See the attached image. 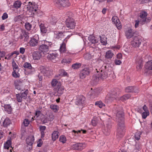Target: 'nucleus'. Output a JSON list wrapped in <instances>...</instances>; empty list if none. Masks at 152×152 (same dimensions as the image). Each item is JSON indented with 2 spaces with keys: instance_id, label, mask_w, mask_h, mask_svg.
<instances>
[{
  "instance_id": "f3484780",
  "label": "nucleus",
  "mask_w": 152,
  "mask_h": 152,
  "mask_svg": "<svg viewBox=\"0 0 152 152\" xmlns=\"http://www.w3.org/2000/svg\"><path fill=\"white\" fill-rule=\"evenodd\" d=\"M23 67L25 68H27L30 69L29 71V74H32L35 71L34 68L32 67L31 64L28 62H25L24 64Z\"/></svg>"
},
{
  "instance_id": "37998d69",
  "label": "nucleus",
  "mask_w": 152,
  "mask_h": 152,
  "mask_svg": "<svg viewBox=\"0 0 152 152\" xmlns=\"http://www.w3.org/2000/svg\"><path fill=\"white\" fill-rule=\"evenodd\" d=\"M59 140L62 143H64L66 141V138L64 135H61L59 137Z\"/></svg>"
},
{
  "instance_id": "423d86ee",
  "label": "nucleus",
  "mask_w": 152,
  "mask_h": 152,
  "mask_svg": "<svg viewBox=\"0 0 152 152\" xmlns=\"http://www.w3.org/2000/svg\"><path fill=\"white\" fill-rule=\"evenodd\" d=\"M53 1L55 5L61 8L68 7L70 5L69 0H53Z\"/></svg>"
},
{
  "instance_id": "7ed1b4c3",
  "label": "nucleus",
  "mask_w": 152,
  "mask_h": 152,
  "mask_svg": "<svg viewBox=\"0 0 152 152\" xmlns=\"http://www.w3.org/2000/svg\"><path fill=\"white\" fill-rule=\"evenodd\" d=\"M108 76V70L105 68L104 70H101L99 74L96 75L93 77V78L95 82L97 83L99 81H101L106 79Z\"/></svg>"
},
{
  "instance_id": "4d7b16f0",
  "label": "nucleus",
  "mask_w": 152,
  "mask_h": 152,
  "mask_svg": "<svg viewBox=\"0 0 152 152\" xmlns=\"http://www.w3.org/2000/svg\"><path fill=\"white\" fill-rule=\"evenodd\" d=\"M14 54H16V51H14V52L12 53L11 54H9L6 57H5V58L7 59L8 60L10 59Z\"/></svg>"
},
{
  "instance_id": "8fccbe9b",
  "label": "nucleus",
  "mask_w": 152,
  "mask_h": 152,
  "mask_svg": "<svg viewBox=\"0 0 152 152\" xmlns=\"http://www.w3.org/2000/svg\"><path fill=\"white\" fill-rule=\"evenodd\" d=\"M50 23L53 25L56 24L57 22V19L55 17H52L51 18V19L50 20Z\"/></svg>"
},
{
  "instance_id": "0eeeda50",
  "label": "nucleus",
  "mask_w": 152,
  "mask_h": 152,
  "mask_svg": "<svg viewBox=\"0 0 152 152\" xmlns=\"http://www.w3.org/2000/svg\"><path fill=\"white\" fill-rule=\"evenodd\" d=\"M91 67L88 66H85L80 71L79 76L80 78H85L91 72Z\"/></svg>"
},
{
  "instance_id": "4be33fe9",
  "label": "nucleus",
  "mask_w": 152,
  "mask_h": 152,
  "mask_svg": "<svg viewBox=\"0 0 152 152\" xmlns=\"http://www.w3.org/2000/svg\"><path fill=\"white\" fill-rule=\"evenodd\" d=\"M66 41L64 40L62 43L59 49V51L61 53H65L66 51Z\"/></svg>"
},
{
  "instance_id": "2f4dec72",
  "label": "nucleus",
  "mask_w": 152,
  "mask_h": 152,
  "mask_svg": "<svg viewBox=\"0 0 152 152\" xmlns=\"http://www.w3.org/2000/svg\"><path fill=\"white\" fill-rule=\"evenodd\" d=\"M99 41H100L102 44L103 45H105L107 44L106 38L105 37L104 35H102V36H100Z\"/></svg>"
},
{
  "instance_id": "774afa93",
  "label": "nucleus",
  "mask_w": 152,
  "mask_h": 152,
  "mask_svg": "<svg viewBox=\"0 0 152 152\" xmlns=\"http://www.w3.org/2000/svg\"><path fill=\"white\" fill-rule=\"evenodd\" d=\"M21 83V81L19 80H17L15 81L14 82V84L15 86H18L20 85V84Z\"/></svg>"
},
{
  "instance_id": "393cba45",
  "label": "nucleus",
  "mask_w": 152,
  "mask_h": 152,
  "mask_svg": "<svg viewBox=\"0 0 152 152\" xmlns=\"http://www.w3.org/2000/svg\"><path fill=\"white\" fill-rule=\"evenodd\" d=\"M145 67L147 70V71L149 74L150 73V71L152 70V60H150L147 62L145 65Z\"/></svg>"
},
{
  "instance_id": "13d9d810",
  "label": "nucleus",
  "mask_w": 152,
  "mask_h": 152,
  "mask_svg": "<svg viewBox=\"0 0 152 152\" xmlns=\"http://www.w3.org/2000/svg\"><path fill=\"white\" fill-rule=\"evenodd\" d=\"M81 131H82L83 133V134H85L86 132V130L81 129V130H79L77 131H75L74 130H73L72 132L75 133H80Z\"/></svg>"
},
{
  "instance_id": "603ef678",
  "label": "nucleus",
  "mask_w": 152,
  "mask_h": 152,
  "mask_svg": "<svg viewBox=\"0 0 152 152\" xmlns=\"http://www.w3.org/2000/svg\"><path fill=\"white\" fill-rule=\"evenodd\" d=\"M149 115V112H144L142 114V118L145 119L147 116Z\"/></svg>"
},
{
  "instance_id": "a878e982",
  "label": "nucleus",
  "mask_w": 152,
  "mask_h": 152,
  "mask_svg": "<svg viewBox=\"0 0 152 152\" xmlns=\"http://www.w3.org/2000/svg\"><path fill=\"white\" fill-rule=\"evenodd\" d=\"M29 34L28 32L25 31H23L20 35L19 37L20 39H23V37H25L24 41H27L29 38Z\"/></svg>"
},
{
  "instance_id": "c9c22d12",
  "label": "nucleus",
  "mask_w": 152,
  "mask_h": 152,
  "mask_svg": "<svg viewBox=\"0 0 152 152\" xmlns=\"http://www.w3.org/2000/svg\"><path fill=\"white\" fill-rule=\"evenodd\" d=\"M130 96L131 95L130 94H126L121 97H120V99L122 101H124L129 98Z\"/></svg>"
},
{
  "instance_id": "de8ad7c7",
  "label": "nucleus",
  "mask_w": 152,
  "mask_h": 152,
  "mask_svg": "<svg viewBox=\"0 0 152 152\" xmlns=\"http://www.w3.org/2000/svg\"><path fill=\"white\" fill-rule=\"evenodd\" d=\"M115 26L118 29L120 30L121 28V24L119 19L115 23Z\"/></svg>"
},
{
  "instance_id": "a211bd4d",
  "label": "nucleus",
  "mask_w": 152,
  "mask_h": 152,
  "mask_svg": "<svg viewBox=\"0 0 152 152\" xmlns=\"http://www.w3.org/2000/svg\"><path fill=\"white\" fill-rule=\"evenodd\" d=\"M34 140V137L33 135L28 136L26 139V143L28 145L31 146Z\"/></svg>"
},
{
  "instance_id": "e433bc0d",
  "label": "nucleus",
  "mask_w": 152,
  "mask_h": 152,
  "mask_svg": "<svg viewBox=\"0 0 152 152\" xmlns=\"http://www.w3.org/2000/svg\"><path fill=\"white\" fill-rule=\"evenodd\" d=\"M81 64L80 63H76L73 64L72 66V68L74 69H77L81 67Z\"/></svg>"
},
{
  "instance_id": "4c0bfd02",
  "label": "nucleus",
  "mask_w": 152,
  "mask_h": 152,
  "mask_svg": "<svg viewBox=\"0 0 152 152\" xmlns=\"http://www.w3.org/2000/svg\"><path fill=\"white\" fill-rule=\"evenodd\" d=\"M21 3L20 1H15L13 4V6L14 8L18 9L20 7L21 5Z\"/></svg>"
},
{
  "instance_id": "bb28decb",
  "label": "nucleus",
  "mask_w": 152,
  "mask_h": 152,
  "mask_svg": "<svg viewBox=\"0 0 152 152\" xmlns=\"http://www.w3.org/2000/svg\"><path fill=\"white\" fill-rule=\"evenodd\" d=\"M58 54L56 52H54L51 53L49 54L47 56L48 59L50 60H52L55 59L58 56Z\"/></svg>"
},
{
  "instance_id": "4468645a",
  "label": "nucleus",
  "mask_w": 152,
  "mask_h": 152,
  "mask_svg": "<svg viewBox=\"0 0 152 152\" xmlns=\"http://www.w3.org/2000/svg\"><path fill=\"white\" fill-rule=\"evenodd\" d=\"M147 13L145 11H141L140 13V24L142 25L146 22V17Z\"/></svg>"
},
{
  "instance_id": "5701e85b",
  "label": "nucleus",
  "mask_w": 152,
  "mask_h": 152,
  "mask_svg": "<svg viewBox=\"0 0 152 152\" xmlns=\"http://www.w3.org/2000/svg\"><path fill=\"white\" fill-rule=\"evenodd\" d=\"M11 140H8L4 144V149H10L9 152H12V149L11 146Z\"/></svg>"
},
{
  "instance_id": "9d476101",
  "label": "nucleus",
  "mask_w": 152,
  "mask_h": 152,
  "mask_svg": "<svg viewBox=\"0 0 152 152\" xmlns=\"http://www.w3.org/2000/svg\"><path fill=\"white\" fill-rule=\"evenodd\" d=\"M76 25L74 19L69 18L66 21V26L69 29H73L75 28Z\"/></svg>"
},
{
  "instance_id": "f257e3e1",
  "label": "nucleus",
  "mask_w": 152,
  "mask_h": 152,
  "mask_svg": "<svg viewBox=\"0 0 152 152\" xmlns=\"http://www.w3.org/2000/svg\"><path fill=\"white\" fill-rule=\"evenodd\" d=\"M113 113L116 116L115 121L118 123L117 136L118 138L123 137L124 134V115L122 108L115 105L113 109Z\"/></svg>"
},
{
  "instance_id": "864d4df0",
  "label": "nucleus",
  "mask_w": 152,
  "mask_h": 152,
  "mask_svg": "<svg viewBox=\"0 0 152 152\" xmlns=\"http://www.w3.org/2000/svg\"><path fill=\"white\" fill-rule=\"evenodd\" d=\"M64 34L63 33L61 32H58V33L57 34V36L56 37V38L58 39H61L62 38H64Z\"/></svg>"
},
{
  "instance_id": "f03ea898",
  "label": "nucleus",
  "mask_w": 152,
  "mask_h": 152,
  "mask_svg": "<svg viewBox=\"0 0 152 152\" xmlns=\"http://www.w3.org/2000/svg\"><path fill=\"white\" fill-rule=\"evenodd\" d=\"M27 8L29 12L31 13V16L37 14L38 16L43 14V13L38 9V5L34 2H28Z\"/></svg>"
},
{
  "instance_id": "7c9ffc66",
  "label": "nucleus",
  "mask_w": 152,
  "mask_h": 152,
  "mask_svg": "<svg viewBox=\"0 0 152 152\" xmlns=\"http://www.w3.org/2000/svg\"><path fill=\"white\" fill-rule=\"evenodd\" d=\"M4 110L8 114H11L12 112V109L10 104H7L4 107Z\"/></svg>"
},
{
  "instance_id": "cd10ccee",
  "label": "nucleus",
  "mask_w": 152,
  "mask_h": 152,
  "mask_svg": "<svg viewBox=\"0 0 152 152\" xmlns=\"http://www.w3.org/2000/svg\"><path fill=\"white\" fill-rule=\"evenodd\" d=\"M59 135V132L58 131H53L51 134L52 139V140L54 141L58 138Z\"/></svg>"
},
{
  "instance_id": "72a5a7b5",
  "label": "nucleus",
  "mask_w": 152,
  "mask_h": 152,
  "mask_svg": "<svg viewBox=\"0 0 152 152\" xmlns=\"http://www.w3.org/2000/svg\"><path fill=\"white\" fill-rule=\"evenodd\" d=\"M11 123V121L8 118H6L3 122V125L4 127H7Z\"/></svg>"
},
{
  "instance_id": "680f3d73",
  "label": "nucleus",
  "mask_w": 152,
  "mask_h": 152,
  "mask_svg": "<svg viewBox=\"0 0 152 152\" xmlns=\"http://www.w3.org/2000/svg\"><path fill=\"white\" fill-rule=\"evenodd\" d=\"M54 118V115L53 114H51L49 116L48 119V120L50 121H52Z\"/></svg>"
},
{
  "instance_id": "1a4fd4ad",
  "label": "nucleus",
  "mask_w": 152,
  "mask_h": 152,
  "mask_svg": "<svg viewBox=\"0 0 152 152\" xmlns=\"http://www.w3.org/2000/svg\"><path fill=\"white\" fill-rule=\"evenodd\" d=\"M142 40L140 37H134L131 42V44L134 48L139 47L141 44Z\"/></svg>"
},
{
  "instance_id": "412c9836",
  "label": "nucleus",
  "mask_w": 152,
  "mask_h": 152,
  "mask_svg": "<svg viewBox=\"0 0 152 152\" xmlns=\"http://www.w3.org/2000/svg\"><path fill=\"white\" fill-rule=\"evenodd\" d=\"M125 91L126 92H133L135 93H137L139 90L137 88L133 86H128L125 89Z\"/></svg>"
},
{
  "instance_id": "c85d7f7f",
  "label": "nucleus",
  "mask_w": 152,
  "mask_h": 152,
  "mask_svg": "<svg viewBox=\"0 0 152 152\" xmlns=\"http://www.w3.org/2000/svg\"><path fill=\"white\" fill-rule=\"evenodd\" d=\"M114 55V54L111 50H107L106 53L105 58L107 59H111Z\"/></svg>"
},
{
  "instance_id": "09e8293b",
  "label": "nucleus",
  "mask_w": 152,
  "mask_h": 152,
  "mask_svg": "<svg viewBox=\"0 0 152 152\" xmlns=\"http://www.w3.org/2000/svg\"><path fill=\"white\" fill-rule=\"evenodd\" d=\"M1 103V106L2 107H4L5 105L7 104V99L4 98L2 99L0 101Z\"/></svg>"
},
{
  "instance_id": "ea45409f",
  "label": "nucleus",
  "mask_w": 152,
  "mask_h": 152,
  "mask_svg": "<svg viewBox=\"0 0 152 152\" xmlns=\"http://www.w3.org/2000/svg\"><path fill=\"white\" fill-rule=\"evenodd\" d=\"M95 105L99 107L100 108H102L103 107L105 106V104L103 103L102 101H101L96 102Z\"/></svg>"
},
{
  "instance_id": "e2e57ef3",
  "label": "nucleus",
  "mask_w": 152,
  "mask_h": 152,
  "mask_svg": "<svg viewBox=\"0 0 152 152\" xmlns=\"http://www.w3.org/2000/svg\"><path fill=\"white\" fill-rule=\"evenodd\" d=\"M114 63L116 65H120L121 64L122 62L120 60L116 59L115 60Z\"/></svg>"
},
{
  "instance_id": "a19ab883",
  "label": "nucleus",
  "mask_w": 152,
  "mask_h": 152,
  "mask_svg": "<svg viewBox=\"0 0 152 152\" xmlns=\"http://www.w3.org/2000/svg\"><path fill=\"white\" fill-rule=\"evenodd\" d=\"M19 70H13L12 73V76L15 77H18L20 76V74L18 73Z\"/></svg>"
},
{
  "instance_id": "6e6d98bb",
  "label": "nucleus",
  "mask_w": 152,
  "mask_h": 152,
  "mask_svg": "<svg viewBox=\"0 0 152 152\" xmlns=\"http://www.w3.org/2000/svg\"><path fill=\"white\" fill-rule=\"evenodd\" d=\"M29 121L28 119H25L23 121V123L25 126H27L29 124Z\"/></svg>"
},
{
  "instance_id": "052dcab7",
  "label": "nucleus",
  "mask_w": 152,
  "mask_h": 152,
  "mask_svg": "<svg viewBox=\"0 0 152 152\" xmlns=\"http://www.w3.org/2000/svg\"><path fill=\"white\" fill-rule=\"evenodd\" d=\"M137 2L140 4H143L146 3L147 2V0H136Z\"/></svg>"
},
{
  "instance_id": "a18cd8bd",
  "label": "nucleus",
  "mask_w": 152,
  "mask_h": 152,
  "mask_svg": "<svg viewBox=\"0 0 152 152\" xmlns=\"http://www.w3.org/2000/svg\"><path fill=\"white\" fill-rule=\"evenodd\" d=\"M17 100L19 102H21L22 101L23 98L22 97L21 94L20 93L16 95Z\"/></svg>"
},
{
  "instance_id": "f704fd0d",
  "label": "nucleus",
  "mask_w": 152,
  "mask_h": 152,
  "mask_svg": "<svg viewBox=\"0 0 152 152\" xmlns=\"http://www.w3.org/2000/svg\"><path fill=\"white\" fill-rule=\"evenodd\" d=\"M51 85L53 87L57 86H59L61 85L60 83L58 82L57 80L56 79H53L51 82Z\"/></svg>"
},
{
  "instance_id": "79ce46f5",
  "label": "nucleus",
  "mask_w": 152,
  "mask_h": 152,
  "mask_svg": "<svg viewBox=\"0 0 152 152\" xmlns=\"http://www.w3.org/2000/svg\"><path fill=\"white\" fill-rule=\"evenodd\" d=\"M59 76L62 77H65L67 76V73L64 69H61L59 71Z\"/></svg>"
},
{
  "instance_id": "39448f33",
  "label": "nucleus",
  "mask_w": 152,
  "mask_h": 152,
  "mask_svg": "<svg viewBox=\"0 0 152 152\" xmlns=\"http://www.w3.org/2000/svg\"><path fill=\"white\" fill-rule=\"evenodd\" d=\"M118 96L119 94L116 92V90L112 91L106 96L105 102L107 103H110L118 98Z\"/></svg>"
},
{
  "instance_id": "dca6fc26",
  "label": "nucleus",
  "mask_w": 152,
  "mask_h": 152,
  "mask_svg": "<svg viewBox=\"0 0 152 152\" xmlns=\"http://www.w3.org/2000/svg\"><path fill=\"white\" fill-rule=\"evenodd\" d=\"M125 33L126 38L129 39L133 36L134 32L131 28H129L125 31Z\"/></svg>"
},
{
  "instance_id": "ddd939ff",
  "label": "nucleus",
  "mask_w": 152,
  "mask_h": 152,
  "mask_svg": "<svg viewBox=\"0 0 152 152\" xmlns=\"http://www.w3.org/2000/svg\"><path fill=\"white\" fill-rule=\"evenodd\" d=\"M143 60L141 57H137L136 59V68L138 71H140L143 66Z\"/></svg>"
},
{
  "instance_id": "3c124183",
  "label": "nucleus",
  "mask_w": 152,
  "mask_h": 152,
  "mask_svg": "<svg viewBox=\"0 0 152 152\" xmlns=\"http://www.w3.org/2000/svg\"><path fill=\"white\" fill-rule=\"evenodd\" d=\"M84 58L87 60H90L91 58V55L89 53H86L83 56Z\"/></svg>"
},
{
  "instance_id": "6ab92c4d",
  "label": "nucleus",
  "mask_w": 152,
  "mask_h": 152,
  "mask_svg": "<svg viewBox=\"0 0 152 152\" xmlns=\"http://www.w3.org/2000/svg\"><path fill=\"white\" fill-rule=\"evenodd\" d=\"M41 53L40 51L34 52L32 54V56L34 59L36 60H39L42 56Z\"/></svg>"
},
{
  "instance_id": "6e6552de",
  "label": "nucleus",
  "mask_w": 152,
  "mask_h": 152,
  "mask_svg": "<svg viewBox=\"0 0 152 152\" xmlns=\"http://www.w3.org/2000/svg\"><path fill=\"white\" fill-rule=\"evenodd\" d=\"M39 40L38 35H35L34 37L30 38L28 44L31 47L36 46L38 45Z\"/></svg>"
},
{
  "instance_id": "49530a36",
  "label": "nucleus",
  "mask_w": 152,
  "mask_h": 152,
  "mask_svg": "<svg viewBox=\"0 0 152 152\" xmlns=\"http://www.w3.org/2000/svg\"><path fill=\"white\" fill-rule=\"evenodd\" d=\"M25 28L27 30L30 31L32 27V25L31 23L28 22H26L25 24Z\"/></svg>"
},
{
  "instance_id": "f8f14e48",
  "label": "nucleus",
  "mask_w": 152,
  "mask_h": 152,
  "mask_svg": "<svg viewBox=\"0 0 152 152\" xmlns=\"http://www.w3.org/2000/svg\"><path fill=\"white\" fill-rule=\"evenodd\" d=\"M86 98L83 95H79L77 96L75 104L77 105L82 106L85 102Z\"/></svg>"
},
{
  "instance_id": "69168bd1",
  "label": "nucleus",
  "mask_w": 152,
  "mask_h": 152,
  "mask_svg": "<svg viewBox=\"0 0 152 152\" xmlns=\"http://www.w3.org/2000/svg\"><path fill=\"white\" fill-rule=\"evenodd\" d=\"M71 60L70 59H63L62 61V63L69 64L71 62Z\"/></svg>"
},
{
  "instance_id": "473e14b6",
  "label": "nucleus",
  "mask_w": 152,
  "mask_h": 152,
  "mask_svg": "<svg viewBox=\"0 0 152 152\" xmlns=\"http://www.w3.org/2000/svg\"><path fill=\"white\" fill-rule=\"evenodd\" d=\"M50 108L55 113L57 112L59 110L58 106L56 104H51L50 106Z\"/></svg>"
},
{
  "instance_id": "b1692460",
  "label": "nucleus",
  "mask_w": 152,
  "mask_h": 152,
  "mask_svg": "<svg viewBox=\"0 0 152 152\" xmlns=\"http://www.w3.org/2000/svg\"><path fill=\"white\" fill-rule=\"evenodd\" d=\"M39 27L41 32L45 34L47 32H49L50 31V28L49 27H47V28L45 27L43 24L41 23L39 25Z\"/></svg>"
},
{
  "instance_id": "aec40b11",
  "label": "nucleus",
  "mask_w": 152,
  "mask_h": 152,
  "mask_svg": "<svg viewBox=\"0 0 152 152\" xmlns=\"http://www.w3.org/2000/svg\"><path fill=\"white\" fill-rule=\"evenodd\" d=\"M111 125L110 123L107 124L103 130V132L105 135H107L110 134Z\"/></svg>"
},
{
  "instance_id": "2eb2a0df",
  "label": "nucleus",
  "mask_w": 152,
  "mask_h": 152,
  "mask_svg": "<svg viewBox=\"0 0 152 152\" xmlns=\"http://www.w3.org/2000/svg\"><path fill=\"white\" fill-rule=\"evenodd\" d=\"M100 36H94L92 35H90L88 37V39L89 41L92 44H95L98 43L99 41Z\"/></svg>"
},
{
  "instance_id": "9b49d317",
  "label": "nucleus",
  "mask_w": 152,
  "mask_h": 152,
  "mask_svg": "<svg viewBox=\"0 0 152 152\" xmlns=\"http://www.w3.org/2000/svg\"><path fill=\"white\" fill-rule=\"evenodd\" d=\"M86 146V144L85 143H77L73 145L72 148L74 150H82L85 148Z\"/></svg>"
},
{
  "instance_id": "c756f323",
  "label": "nucleus",
  "mask_w": 152,
  "mask_h": 152,
  "mask_svg": "<svg viewBox=\"0 0 152 152\" xmlns=\"http://www.w3.org/2000/svg\"><path fill=\"white\" fill-rule=\"evenodd\" d=\"M57 88L58 91L57 95L58 96H60L63 93L64 88V87L61 86V85L59 86H58Z\"/></svg>"
},
{
  "instance_id": "c03bdc74",
  "label": "nucleus",
  "mask_w": 152,
  "mask_h": 152,
  "mask_svg": "<svg viewBox=\"0 0 152 152\" xmlns=\"http://www.w3.org/2000/svg\"><path fill=\"white\" fill-rule=\"evenodd\" d=\"M142 134V132L140 131H138L136 132L135 134V138L137 140H139L140 137V135Z\"/></svg>"
},
{
  "instance_id": "58836bf2",
  "label": "nucleus",
  "mask_w": 152,
  "mask_h": 152,
  "mask_svg": "<svg viewBox=\"0 0 152 152\" xmlns=\"http://www.w3.org/2000/svg\"><path fill=\"white\" fill-rule=\"evenodd\" d=\"M28 89H26L24 92L22 93H20V94H21L22 97L23 98V99H26L27 98V94L28 93Z\"/></svg>"
},
{
  "instance_id": "5fc2aeb1",
  "label": "nucleus",
  "mask_w": 152,
  "mask_h": 152,
  "mask_svg": "<svg viewBox=\"0 0 152 152\" xmlns=\"http://www.w3.org/2000/svg\"><path fill=\"white\" fill-rule=\"evenodd\" d=\"M12 66L13 70H19L18 65L14 61H13L12 62Z\"/></svg>"
},
{
  "instance_id": "bf43d9fd",
  "label": "nucleus",
  "mask_w": 152,
  "mask_h": 152,
  "mask_svg": "<svg viewBox=\"0 0 152 152\" xmlns=\"http://www.w3.org/2000/svg\"><path fill=\"white\" fill-rule=\"evenodd\" d=\"M118 20V18L117 16H114L113 17L112 19V22H113L114 24H115V23Z\"/></svg>"
},
{
  "instance_id": "338daca9",
  "label": "nucleus",
  "mask_w": 152,
  "mask_h": 152,
  "mask_svg": "<svg viewBox=\"0 0 152 152\" xmlns=\"http://www.w3.org/2000/svg\"><path fill=\"white\" fill-rule=\"evenodd\" d=\"M8 15L6 13H4L2 16V18L3 20H4L7 19L8 18Z\"/></svg>"
},
{
  "instance_id": "0e129e2a",
  "label": "nucleus",
  "mask_w": 152,
  "mask_h": 152,
  "mask_svg": "<svg viewBox=\"0 0 152 152\" xmlns=\"http://www.w3.org/2000/svg\"><path fill=\"white\" fill-rule=\"evenodd\" d=\"M39 128L41 132H44L46 129V127L44 126H40Z\"/></svg>"
},
{
  "instance_id": "20e7f679",
  "label": "nucleus",
  "mask_w": 152,
  "mask_h": 152,
  "mask_svg": "<svg viewBox=\"0 0 152 152\" xmlns=\"http://www.w3.org/2000/svg\"><path fill=\"white\" fill-rule=\"evenodd\" d=\"M52 43L46 40L44 41V44L40 45L39 47V50L44 54L48 53L49 49L52 47Z\"/></svg>"
}]
</instances>
